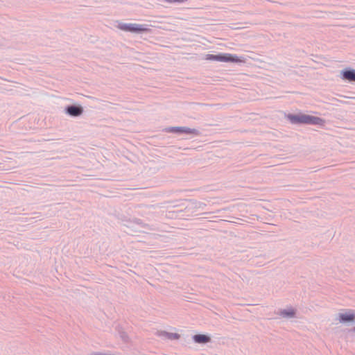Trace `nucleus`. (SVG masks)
I'll return each mask as SVG.
<instances>
[{
  "label": "nucleus",
  "instance_id": "2",
  "mask_svg": "<svg viewBox=\"0 0 355 355\" xmlns=\"http://www.w3.org/2000/svg\"><path fill=\"white\" fill-rule=\"evenodd\" d=\"M205 60L225 62H242L243 60L235 55L225 53L220 55L207 54Z\"/></svg>",
  "mask_w": 355,
  "mask_h": 355
},
{
  "label": "nucleus",
  "instance_id": "10",
  "mask_svg": "<svg viewBox=\"0 0 355 355\" xmlns=\"http://www.w3.org/2000/svg\"><path fill=\"white\" fill-rule=\"evenodd\" d=\"M354 331H355V327L354 328Z\"/></svg>",
  "mask_w": 355,
  "mask_h": 355
},
{
  "label": "nucleus",
  "instance_id": "7",
  "mask_svg": "<svg viewBox=\"0 0 355 355\" xmlns=\"http://www.w3.org/2000/svg\"><path fill=\"white\" fill-rule=\"evenodd\" d=\"M193 338L198 343H206L210 341V338L204 334L195 335Z\"/></svg>",
  "mask_w": 355,
  "mask_h": 355
},
{
  "label": "nucleus",
  "instance_id": "9",
  "mask_svg": "<svg viewBox=\"0 0 355 355\" xmlns=\"http://www.w3.org/2000/svg\"><path fill=\"white\" fill-rule=\"evenodd\" d=\"M281 315L283 317H293L295 315V311L293 309H290L288 311H283L281 312Z\"/></svg>",
  "mask_w": 355,
  "mask_h": 355
},
{
  "label": "nucleus",
  "instance_id": "5",
  "mask_svg": "<svg viewBox=\"0 0 355 355\" xmlns=\"http://www.w3.org/2000/svg\"><path fill=\"white\" fill-rule=\"evenodd\" d=\"M339 318L342 322H352L355 319V315L353 311H349L345 313H340Z\"/></svg>",
  "mask_w": 355,
  "mask_h": 355
},
{
  "label": "nucleus",
  "instance_id": "3",
  "mask_svg": "<svg viewBox=\"0 0 355 355\" xmlns=\"http://www.w3.org/2000/svg\"><path fill=\"white\" fill-rule=\"evenodd\" d=\"M119 29L125 31L130 32L134 33H139L142 32H148L150 31L149 28L145 27L144 25L138 24H125V23H119L117 25Z\"/></svg>",
  "mask_w": 355,
  "mask_h": 355
},
{
  "label": "nucleus",
  "instance_id": "4",
  "mask_svg": "<svg viewBox=\"0 0 355 355\" xmlns=\"http://www.w3.org/2000/svg\"><path fill=\"white\" fill-rule=\"evenodd\" d=\"M168 132L186 133V134H197V130L185 127H174L168 129Z\"/></svg>",
  "mask_w": 355,
  "mask_h": 355
},
{
  "label": "nucleus",
  "instance_id": "6",
  "mask_svg": "<svg viewBox=\"0 0 355 355\" xmlns=\"http://www.w3.org/2000/svg\"><path fill=\"white\" fill-rule=\"evenodd\" d=\"M67 110L69 114L73 116H79L83 113V109L80 107L69 106Z\"/></svg>",
  "mask_w": 355,
  "mask_h": 355
},
{
  "label": "nucleus",
  "instance_id": "8",
  "mask_svg": "<svg viewBox=\"0 0 355 355\" xmlns=\"http://www.w3.org/2000/svg\"><path fill=\"white\" fill-rule=\"evenodd\" d=\"M343 78L349 81L355 82V71L347 70L343 72Z\"/></svg>",
  "mask_w": 355,
  "mask_h": 355
},
{
  "label": "nucleus",
  "instance_id": "1",
  "mask_svg": "<svg viewBox=\"0 0 355 355\" xmlns=\"http://www.w3.org/2000/svg\"><path fill=\"white\" fill-rule=\"evenodd\" d=\"M287 118L293 123H306L323 125L324 124V120L318 116L307 115L304 114H288Z\"/></svg>",
  "mask_w": 355,
  "mask_h": 355
}]
</instances>
